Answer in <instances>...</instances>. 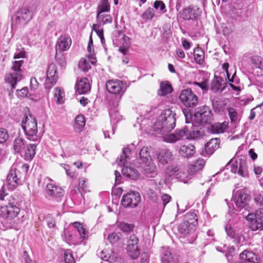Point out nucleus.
I'll return each mask as SVG.
<instances>
[{"label":"nucleus","instance_id":"nucleus-30","mask_svg":"<svg viewBox=\"0 0 263 263\" xmlns=\"http://www.w3.org/2000/svg\"><path fill=\"white\" fill-rule=\"evenodd\" d=\"M131 150L127 147L123 148L122 153L117 160V163L121 166H125L130 159Z\"/></svg>","mask_w":263,"mask_h":263},{"label":"nucleus","instance_id":"nucleus-52","mask_svg":"<svg viewBox=\"0 0 263 263\" xmlns=\"http://www.w3.org/2000/svg\"><path fill=\"white\" fill-rule=\"evenodd\" d=\"M155 15V12L152 8H148L142 14V18L145 20H152Z\"/></svg>","mask_w":263,"mask_h":263},{"label":"nucleus","instance_id":"nucleus-27","mask_svg":"<svg viewBox=\"0 0 263 263\" xmlns=\"http://www.w3.org/2000/svg\"><path fill=\"white\" fill-rule=\"evenodd\" d=\"M195 153V147L192 144L181 145L179 149V154L184 158L191 157Z\"/></svg>","mask_w":263,"mask_h":263},{"label":"nucleus","instance_id":"nucleus-45","mask_svg":"<svg viewBox=\"0 0 263 263\" xmlns=\"http://www.w3.org/2000/svg\"><path fill=\"white\" fill-rule=\"evenodd\" d=\"M194 57L196 62L201 64L203 62L204 53L200 48H196L194 50Z\"/></svg>","mask_w":263,"mask_h":263},{"label":"nucleus","instance_id":"nucleus-50","mask_svg":"<svg viewBox=\"0 0 263 263\" xmlns=\"http://www.w3.org/2000/svg\"><path fill=\"white\" fill-rule=\"evenodd\" d=\"M64 261L66 263H75V259L70 250H67L65 252Z\"/></svg>","mask_w":263,"mask_h":263},{"label":"nucleus","instance_id":"nucleus-16","mask_svg":"<svg viewBox=\"0 0 263 263\" xmlns=\"http://www.w3.org/2000/svg\"><path fill=\"white\" fill-rule=\"evenodd\" d=\"M72 40L68 34H63L59 36L56 43V55L57 57L58 52H61L68 50L70 47Z\"/></svg>","mask_w":263,"mask_h":263},{"label":"nucleus","instance_id":"nucleus-28","mask_svg":"<svg viewBox=\"0 0 263 263\" xmlns=\"http://www.w3.org/2000/svg\"><path fill=\"white\" fill-rule=\"evenodd\" d=\"M205 163V162L203 159H198L189 166V174L193 175L199 172L203 168Z\"/></svg>","mask_w":263,"mask_h":263},{"label":"nucleus","instance_id":"nucleus-38","mask_svg":"<svg viewBox=\"0 0 263 263\" xmlns=\"http://www.w3.org/2000/svg\"><path fill=\"white\" fill-rule=\"evenodd\" d=\"M96 19L98 23L97 24L100 26L111 23L112 20L110 15L99 13L97 14Z\"/></svg>","mask_w":263,"mask_h":263},{"label":"nucleus","instance_id":"nucleus-35","mask_svg":"<svg viewBox=\"0 0 263 263\" xmlns=\"http://www.w3.org/2000/svg\"><path fill=\"white\" fill-rule=\"evenodd\" d=\"M240 258L242 261L255 262L257 260V256L251 251L246 250L240 254Z\"/></svg>","mask_w":263,"mask_h":263},{"label":"nucleus","instance_id":"nucleus-13","mask_svg":"<svg viewBox=\"0 0 263 263\" xmlns=\"http://www.w3.org/2000/svg\"><path fill=\"white\" fill-rule=\"evenodd\" d=\"M58 79L57 66L54 64H50L46 72V79L44 84L45 88L46 89H50L57 83Z\"/></svg>","mask_w":263,"mask_h":263},{"label":"nucleus","instance_id":"nucleus-57","mask_svg":"<svg viewBox=\"0 0 263 263\" xmlns=\"http://www.w3.org/2000/svg\"><path fill=\"white\" fill-rule=\"evenodd\" d=\"M226 104L223 101L216 102L214 104V108L218 112L223 111Z\"/></svg>","mask_w":263,"mask_h":263},{"label":"nucleus","instance_id":"nucleus-9","mask_svg":"<svg viewBox=\"0 0 263 263\" xmlns=\"http://www.w3.org/2000/svg\"><path fill=\"white\" fill-rule=\"evenodd\" d=\"M20 212V210L18 207L12 203H8L1 205L0 216L11 223V221L17 216Z\"/></svg>","mask_w":263,"mask_h":263},{"label":"nucleus","instance_id":"nucleus-44","mask_svg":"<svg viewBox=\"0 0 263 263\" xmlns=\"http://www.w3.org/2000/svg\"><path fill=\"white\" fill-rule=\"evenodd\" d=\"M118 228L124 233H129L133 231L134 225L124 222H118L117 223Z\"/></svg>","mask_w":263,"mask_h":263},{"label":"nucleus","instance_id":"nucleus-37","mask_svg":"<svg viewBox=\"0 0 263 263\" xmlns=\"http://www.w3.org/2000/svg\"><path fill=\"white\" fill-rule=\"evenodd\" d=\"M139 160L141 163H146L152 160L150 150L148 147L144 146L141 149L139 153Z\"/></svg>","mask_w":263,"mask_h":263},{"label":"nucleus","instance_id":"nucleus-7","mask_svg":"<svg viewBox=\"0 0 263 263\" xmlns=\"http://www.w3.org/2000/svg\"><path fill=\"white\" fill-rule=\"evenodd\" d=\"M227 165H230L231 171L232 173H237L242 177H248L249 172L245 157L241 156L234 162L233 160H231Z\"/></svg>","mask_w":263,"mask_h":263},{"label":"nucleus","instance_id":"nucleus-14","mask_svg":"<svg viewBox=\"0 0 263 263\" xmlns=\"http://www.w3.org/2000/svg\"><path fill=\"white\" fill-rule=\"evenodd\" d=\"M212 118L211 111L206 106H203L198 108L195 114L196 121L201 123L210 122L212 120Z\"/></svg>","mask_w":263,"mask_h":263},{"label":"nucleus","instance_id":"nucleus-12","mask_svg":"<svg viewBox=\"0 0 263 263\" xmlns=\"http://www.w3.org/2000/svg\"><path fill=\"white\" fill-rule=\"evenodd\" d=\"M259 210V214H258V211H257L255 214L249 213L247 216V219L250 221V228L253 231L262 230L263 228V216L260 215L263 214V208Z\"/></svg>","mask_w":263,"mask_h":263},{"label":"nucleus","instance_id":"nucleus-19","mask_svg":"<svg viewBox=\"0 0 263 263\" xmlns=\"http://www.w3.org/2000/svg\"><path fill=\"white\" fill-rule=\"evenodd\" d=\"M161 260L162 263H178L177 257L174 254L169 247H163L161 251Z\"/></svg>","mask_w":263,"mask_h":263},{"label":"nucleus","instance_id":"nucleus-29","mask_svg":"<svg viewBox=\"0 0 263 263\" xmlns=\"http://www.w3.org/2000/svg\"><path fill=\"white\" fill-rule=\"evenodd\" d=\"M36 145L35 144H29L25 145L23 149V156L26 160L30 161L34 157L36 152Z\"/></svg>","mask_w":263,"mask_h":263},{"label":"nucleus","instance_id":"nucleus-36","mask_svg":"<svg viewBox=\"0 0 263 263\" xmlns=\"http://www.w3.org/2000/svg\"><path fill=\"white\" fill-rule=\"evenodd\" d=\"M85 118L83 115H78L75 118L73 124L74 131L77 133L82 131L85 125Z\"/></svg>","mask_w":263,"mask_h":263},{"label":"nucleus","instance_id":"nucleus-53","mask_svg":"<svg viewBox=\"0 0 263 263\" xmlns=\"http://www.w3.org/2000/svg\"><path fill=\"white\" fill-rule=\"evenodd\" d=\"M201 136L200 132L198 130H193L187 133V139H195L198 138Z\"/></svg>","mask_w":263,"mask_h":263},{"label":"nucleus","instance_id":"nucleus-31","mask_svg":"<svg viewBox=\"0 0 263 263\" xmlns=\"http://www.w3.org/2000/svg\"><path fill=\"white\" fill-rule=\"evenodd\" d=\"M228 122L214 123L211 125L210 130L213 134H221L224 133L228 128Z\"/></svg>","mask_w":263,"mask_h":263},{"label":"nucleus","instance_id":"nucleus-49","mask_svg":"<svg viewBox=\"0 0 263 263\" xmlns=\"http://www.w3.org/2000/svg\"><path fill=\"white\" fill-rule=\"evenodd\" d=\"M154 7L155 9L159 10L161 13H163L166 12L165 5L162 1H156L154 3Z\"/></svg>","mask_w":263,"mask_h":263},{"label":"nucleus","instance_id":"nucleus-21","mask_svg":"<svg viewBox=\"0 0 263 263\" xmlns=\"http://www.w3.org/2000/svg\"><path fill=\"white\" fill-rule=\"evenodd\" d=\"M180 173L179 166L176 164L168 165L164 170V174L166 177H176L181 181L185 182L184 180L180 178L181 176H179Z\"/></svg>","mask_w":263,"mask_h":263},{"label":"nucleus","instance_id":"nucleus-8","mask_svg":"<svg viewBox=\"0 0 263 263\" xmlns=\"http://www.w3.org/2000/svg\"><path fill=\"white\" fill-rule=\"evenodd\" d=\"M180 102L186 107L193 108L198 103V97L193 92L191 89L182 90L179 96Z\"/></svg>","mask_w":263,"mask_h":263},{"label":"nucleus","instance_id":"nucleus-46","mask_svg":"<svg viewBox=\"0 0 263 263\" xmlns=\"http://www.w3.org/2000/svg\"><path fill=\"white\" fill-rule=\"evenodd\" d=\"M186 218V221H189L191 224H194V226L196 227L197 224V218L196 214L194 213H189L185 215Z\"/></svg>","mask_w":263,"mask_h":263},{"label":"nucleus","instance_id":"nucleus-61","mask_svg":"<svg viewBox=\"0 0 263 263\" xmlns=\"http://www.w3.org/2000/svg\"><path fill=\"white\" fill-rule=\"evenodd\" d=\"M79 186V187L84 192L87 191V181L85 179L82 178V179H80Z\"/></svg>","mask_w":263,"mask_h":263},{"label":"nucleus","instance_id":"nucleus-33","mask_svg":"<svg viewBox=\"0 0 263 263\" xmlns=\"http://www.w3.org/2000/svg\"><path fill=\"white\" fill-rule=\"evenodd\" d=\"M248 62L253 68H258L261 70L263 69V59L260 56L257 55L250 56L248 58Z\"/></svg>","mask_w":263,"mask_h":263},{"label":"nucleus","instance_id":"nucleus-42","mask_svg":"<svg viewBox=\"0 0 263 263\" xmlns=\"http://www.w3.org/2000/svg\"><path fill=\"white\" fill-rule=\"evenodd\" d=\"M90 58L91 55H89L87 59L81 58L78 64V68L84 72L88 71V70L91 68L90 62L91 63L92 61V60L90 61Z\"/></svg>","mask_w":263,"mask_h":263},{"label":"nucleus","instance_id":"nucleus-59","mask_svg":"<svg viewBox=\"0 0 263 263\" xmlns=\"http://www.w3.org/2000/svg\"><path fill=\"white\" fill-rule=\"evenodd\" d=\"M255 203L260 206H263V196L260 194H256L254 196Z\"/></svg>","mask_w":263,"mask_h":263},{"label":"nucleus","instance_id":"nucleus-54","mask_svg":"<svg viewBox=\"0 0 263 263\" xmlns=\"http://www.w3.org/2000/svg\"><path fill=\"white\" fill-rule=\"evenodd\" d=\"M225 230L227 234V235L233 238H234V237L236 236L237 234L238 233H236L235 230H233V229L232 228L230 224H227L225 226Z\"/></svg>","mask_w":263,"mask_h":263},{"label":"nucleus","instance_id":"nucleus-20","mask_svg":"<svg viewBox=\"0 0 263 263\" xmlns=\"http://www.w3.org/2000/svg\"><path fill=\"white\" fill-rule=\"evenodd\" d=\"M172 152L168 149H161L157 155L158 165H165L174 160Z\"/></svg>","mask_w":263,"mask_h":263},{"label":"nucleus","instance_id":"nucleus-1","mask_svg":"<svg viewBox=\"0 0 263 263\" xmlns=\"http://www.w3.org/2000/svg\"><path fill=\"white\" fill-rule=\"evenodd\" d=\"M176 115L170 109L163 110L153 125L154 130L162 135L170 132L176 126Z\"/></svg>","mask_w":263,"mask_h":263},{"label":"nucleus","instance_id":"nucleus-6","mask_svg":"<svg viewBox=\"0 0 263 263\" xmlns=\"http://www.w3.org/2000/svg\"><path fill=\"white\" fill-rule=\"evenodd\" d=\"M202 13V10L198 5L192 4L184 8L179 13L180 16L185 21H195Z\"/></svg>","mask_w":263,"mask_h":263},{"label":"nucleus","instance_id":"nucleus-56","mask_svg":"<svg viewBox=\"0 0 263 263\" xmlns=\"http://www.w3.org/2000/svg\"><path fill=\"white\" fill-rule=\"evenodd\" d=\"M164 140L167 142L174 143L178 141L175 134L166 135L164 137Z\"/></svg>","mask_w":263,"mask_h":263},{"label":"nucleus","instance_id":"nucleus-4","mask_svg":"<svg viewBox=\"0 0 263 263\" xmlns=\"http://www.w3.org/2000/svg\"><path fill=\"white\" fill-rule=\"evenodd\" d=\"M72 226L74 229L72 231L68 230H65L64 231V239L68 244H73L76 242L75 236L73 233V231H77L82 240L87 238L88 232L84 228L82 223L76 222L72 223Z\"/></svg>","mask_w":263,"mask_h":263},{"label":"nucleus","instance_id":"nucleus-40","mask_svg":"<svg viewBox=\"0 0 263 263\" xmlns=\"http://www.w3.org/2000/svg\"><path fill=\"white\" fill-rule=\"evenodd\" d=\"M54 99L57 103L61 104L64 102L65 92L62 88L56 87L54 88Z\"/></svg>","mask_w":263,"mask_h":263},{"label":"nucleus","instance_id":"nucleus-32","mask_svg":"<svg viewBox=\"0 0 263 263\" xmlns=\"http://www.w3.org/2000/svg\"><path fill=\"white\" fill-rule=\"evenodd\" d=\"M219 145L220 140L219 139H212L206 144L205 151L208 155H211L219 148Z\"/></svg>","mask_w":263,"mask_h":263},{"label":"nucleus","instance_id":"nucleus-24","mask_svg":"<svg viewBox=\"0 0 263 263\" xmlns=\"http://www.w3.org/2000/svg\"><path fill=\"white\" fill-rule=\"evenodd\" d=\"M141 167L143 173L148 177H154L157 175V168L152 161L142 164Z\"/></svg>","mask_w":263,"mask_h":263},{"label":"nucleus","instance_id":"nucleus-47","mask_svg":"<svg viewBox=\"0 0 263 263\" xmlns=\"http://www.w3.org/2000/svg\"><path fill=\"white\" fill-rule=\"evenodd\" d=\"M189 132V129L186 127H184L183 128L177 131L175 134L178 140L182 139L184 138L186 139V137H187V133Z\"/></svg>","mask_w":263,"mask_h":263},{"label":"nucleus","instance_id":"nucleus-51","mask_svg":"<svg viewBox=\"0 0 263 263\" xmlns=\"http://www.w3.org/2000/svg\"><path fill=\"white\" fill-rule=\"evenodd\" d=\"M229 116L232 122H236L238 120L237 113L236 110L233 108H229L228 109Z\"/></svg>","mask_w":263,"mask_h":263},{"label":"nucleus","instance_id":"nucleus-18","mask_svg":"<svg viewBox=\"0 0 263 263\" xmlns=\"http://www.w3.org/2000/svg\"><path fill=\"white\" fill-rule=\"evenodd\" d=\"M16 168L13 165L9 174L7 175L6 184L8 188L10 190H13L20 183L21 177L20 176H18V173L16 172Z\"/></svg>","mask_w":263,"mask_h":263},{"label":"nucleus","instance_id":"nucleus-55","mask_svg":"<svg viewBox=\"0 0 263 263\" xmlns=\"http://www.w3.org/2000/svg\"><path fill=\"white\" fill-rule=\"evenodd\" d=\"M9 138L7 131L4 128H0V143L5 142Z\"/></svg>","mask_w":263,"mask_h":263},{"label":"nucleus","instance_id":"nucleus-41","mask_svg":"<svg viewBox=\"0 0 263 263\" xmlns=\"http://www.w3.org/2000/svg\"><path fill=\"white\" fill-rule=\"evenodd\" d=\"M173 90L172 85L167 82H162L160 83V89L158 94L161 96H164L171 93Z\"/></svg>","mask_w":263,"mask_h":263},{"label":"nucleus","instance_id":"nucleus-43","mask_svg":"<svg viewBox=\"0 0 263 263\" xmlns=\"http://www.w3.org/2000/svg\"><path fill=\"white\" fill-rule=\"evenodd\" d=\"M110 9L108 0H101L97 8V14L109 12Z\"/></svg>","mask_w":263,"mask_h":263},{"label":"nucleus","instance_id":"nucleus-26","mask_svg":"<svg viewBox=\"0 0 263 263\" xmlns=\"http://www.w3.org/2000/svg\"><path fill=\"white\" fill-rule=\"evenodd\" d=\"M226 83L223 78L215 76L211 84V90L214 92H222L224 89Z\"/></svg>","mask_w":263,"mask_h":263},{"label":"nucleus","instance_id":"nucleus-5","mask_svg":"<svg viewBox=\"0 0 263 263\" xmlns=\"http://www.w3.org/2000/svg\"><path fill=\"white\" fill-rule=\"evenodd\" d=\"M126 250L128 256L132 259H137L141 252L139 240L135 234L131 235L127 240Z\"/></svg>","mask_w":263,"mask_h":263},{"label":"nucleus","instance_id":"nucleus-34","mask_svg":"<svg viewBox=\"0 0 263 263\" xmlns=\"http://www.w3.org/2000/svg\"><path fill=\"white\" fill-rule=\"evenodd\" d=\"M122 172L123 175L132 180H137L139 177V172L134 168L132 167H124Z\"/></svg>","mask_w":263,"mask_h":263},{"label":"nucleus","instance_id":"nucleus-48","mask_svg":"<svg viewBox=\"0 0 263 263\" xmlns=\"http://www.w3.org/2000/svg\"><path fill=\"white\" fill-rule=\"evenodd\" d=\"M92 47H93V41L91 35H90L89 36V42L87 46V50L88 52L90 53V55H91V59H92V61L91 62V64H94L96 63V60L92 57V53H93V48H92Z\"/></svg>","mask_w":263,"mask_h":263},{"label":"nucleus","instance_id":"nucleus-15","mask_svg":"<svg viewBox=\"0 0 263 263\" xmlns=\"http://www.w3.org/2000/svg\"><path fill=\"white\" fill-rule=\"evenodd\" d=\"M250 200V195L241 191L238 192L234 197L235 205L240 211L244 209L247 211H250V208L248 203Z\"/></svg>","mask_w":263,"mask_h":263},{"label":"nucleus","instance_id":"nucleus-2","mask_svg":"<svg viewBox=\"0 0 263 263\" xmlns=\"http://www.w3.org/2000/svg\"><path fill=\"white\" fill-rule=\"evenodd\" d=\"M24 63L23 60L12 62L11 71L5 76V81L11 85L12 89L15 88L16 83L23 78V70L21 67Z\"/></svg>","mask_w":263,"mask_h":263},{"label":"nucleus","instance_id":"nucleus-25","mask_svg":"<svg viewBox=\"0 0 263 263\" xmlns=\"http://www.w3.org/2000/svg\"><path fill=\"white\" fill-rule=\"evenodd\" d=\"M76 88L79 94H85L89 92L91 87L88 80L86 78L81 79L76 85Z\"/></svg>","mask_w":263,"mask_h":263},{"label":"nucleus","instance_id":"nucleus-58","mask_svg":"<svg viewBox=\"0 0 263 263\" xmlns=\"http://www.w3.org/2000/svg\"><path fill=\"white\" fill-rule=\"evenodd\" d=\"M234 241L237 245L241 246L245 242V237L240 233H237L234 237Z\"/></svg>","mask_w":263,"mask_h":263},{"label":"nucleus","instance_id":"nucleus-23","mask_svg":"<svg viewBox=\"0 0 263 263\" xmlns=\"http://www.w3.org/2000/svg\"><path fill=\"white\" fill-rule=\"evenodd\" d=\"M46 193L48 196L52 198L61 197L64 195V191L62 187L52 183L47 184Z\"/></svg>","mask_w":263,"mask_h":263},{"label":"nucleus","instance_id":"nucleus-22","mask_svg":"<svg viewBox=\"0 0 263 263\" xmlns=\"http://www.w3.org/2000/svg\"><path fill=\"white\" fill-rule=\"evenodd\" d=\"M196 227L194 224H191L189 221H183L178 226L179 232L183 236L193 235L194 234Z\"/></svg>","mask_w":263,"mask_h":263},{"label":"nucleus","instance_id":"nucleus-60","mask_svg":"<svg viewBox=\"0 0 263 263\" xmlns=\"http://www.w3.org/2000/svg\"><path fill=\"white\" fill-rule=\"evenodd\" d=\"M100 26L97 24H93L92 26V29L96 32L99 37L103 35V30L100 28Z\"/></svg>","mask_w":263,"mask_h":263},{"label":"nucleus","instance_id":"nucleus-64","mask_svg":"<svg viewBox=\"0 0 263 263\" xmlns=\"http://www.w3.org/2000/svg\"><path fill=\"white\" fill-rule=\"evenodd\" d=\"M171 197L168 194H164L161 196V200L163 206H165L171 201Z\"/></svg>","mask_w":263,"mask_h":263},{"label":"nucleus","instance_id":"nucleus-63","mask_svg":"<svg viewBox=\"0 0 263 263\" xmlns=\"http://www.w3.org/2000/svg\"><path fill=\"white\" fill-rule=\"evenodd\" d=\"M108 240L111 243H115L119 239V236L115 233H112L108 235Z\"/></svg>","mask_w":263,"mask_h":263},{"label":"nucleus","instance_id":"nucleus-62","mask_svg":"<svg viewBox=\"0 0 263 263\" xmlns=\"http://www.w3.org/2000/svg\"><path fill=\"white\" fill-rule=\"evenodd\" d=\"M17 92L18 96L24 98L27 97L28 93V89L27 87H25L20 90H17Z\"/></svg>","mask_w":263,"mask_h":263},{"label":"nucleus","instance_id":"nucleus-11","mask_svg":"<svg viewBox=\"0 0 263 263\" xmlns=\"http://www.w3.org/2000/svg\"><path fill=\"white\" fill-rule=\"evenodd\" d=\"M141 200V196L137 192H130L122 197L121 203L125 208H135Z\"/></svg>","mask_w":263,"mask_h":263},{"label":"nucleus","instance_id":"nucleus-17","mask_svg":"<svg viewBox=\"0 0 263 263\" xmlns=\"http://www.w3.org/2000/svg\"><path fill=\"white\" fill-rule=\"evenodd\" d=\"M32 17L31 11L26 7H23L17 11L15 19L17 24L25 25L32 19Z\"/></svg>","mask_w":263,"mask_h":263},{"label":"nucleus","instance_id":"nucleus-10","mask_svg":"<svg viewBox=\"0 0 263 263\" xmlns=\"http://www.w3.org/2000/svg\"><path fill=\"white\" fill-rule=\"evenodd\" d=\"M106 88L111 94L122 96L124 93L126 87L125 84L118 79H112L107 81Z\"/></svg>","mask_w":263,"mask_h":263},{"label":"nucleus","instance_id":"nucleus-3","mask_svg":"<svg viewBox=\"0 0 263 263\" xmlns=\"http://www.w3.org/2000/svg\"><path fill=\"white\" fill-rule=\"evenodd\" d=\"M22 126L27 137L31 141L37 140V122L31 115H25V119L22 120Z\"/></svg>","mask_w":263,"mask_h":263},{"label":"nucleus","instance_id":"nucleus-39","mask_svg":"<svg viewBox=\"0 0 263 263\" xmlns=\"http://www.w3.org/2000/svg\"><path fill=\"white\" fill-rule=\"evenodd\" d=\"M25 141L22 138L17 137L13 142V148L15 153H23L25 148Z\"/></svg>","mask_w":263,"mask_h":263}]
</instances>
